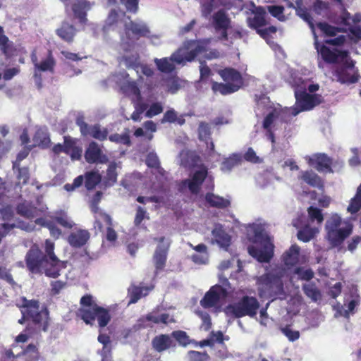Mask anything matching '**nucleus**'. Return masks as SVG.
I'll return each mask as SVG.
<instances>
[{"label":"nucleus","mask_w":361,"mask_h":361,"mask_svg":"<svg viewBox=\"0 0 361 361\" xmlns=\"http://www.w3.org/2000/svg\"><path fill=\"white\" fill-rule=\"evenodd\" d=\"M247 238L255 245L248 247L249 254L260 262H269L274 255L272 238L263 227H247Z\"/></svg>","instance_id":"obj_1"},{"label":"nucleus","mask_w":361,"mask_h":361,"mask_svg":"<svg viewBox=\"0 0 361 361\" xmlns=\"http://www.w3.org/2000/svg\"><path fill=\"white\" fill-rule=\"evenodd\" d=\"M82 307L79 310L78 314L87 324L97 318L99 326H106L110 321L111 317L107 310L98 306L91 295L83 296L80 300Z\"/></svg>","instance_id":"obj_2"},{"label":"nucleus","mask_w":361,"mask_h":361,"mask_svg":"<svg viewBox=\"0 0 361 361\" xmlns=\"http://www.w3.org/2000/svg\"><path fill=\"white\" fill-rule=\"evenodd\" d=\"M283 270L276 267L273 272L267 273L258 279L259 292L261 297L274 296L283 292L281 276Z\"/></svg>","instance_id":"obj_3"},{"label":"nucleus","mask_w":361,"mask_h":361,"mask_svg":"<svg viewBox=\"0 0 361 361\" xmlns=\"http://www.w3.org/2000/svg\"><path fill=\"white\" fill-rule=\"evenodd\" d=\"M333 75L338 82L345 85L356 83L360 78L359 70L355 67V61L352 59L350 54L335 66Z\"/></svg>","instance_id":"obj_4"},{"label":"nucleus","mask_w":361,"mask_h":361,"mask_svg":"<svg viewBox=\"0 0 361 361\" xmlns=\"http://www.w3.org/2000/svg\"><path fill=\"white\" fill-rule=\"evenodd\" d=\"M259 307V302L255 298L245 296L237 303L228 305L224 312L227 315L237 318L244 316L254 317Z\"/></svg>","instance_id":"obj_5"},{"label":"nucleus","mask_w":361,"mask_h":361,"mask_svg":"<svg viewBox=\"0 0 361 361\" xmlns=\"http://www.w3.org/2000/svg\"><path fill=\"white\" fill-rule=\"evenodd\" d=\"M25 262L27 269L32 274H44L47 276V270H54L50 267L47 257H44L42 251L36 245H32L25 255Z\"/></svg>","instance_id":"obj_6"},{"label":"nucleus","mask_w":361,"mask_h":361,"mask_svg":"<svg viewBox=\"0 0 361 361\" xmlns=\"http://www.w3.org/2000/svg\"><path fill=\"white\" fill-rule=\"evenodd\" d=\"M24 317L32 319V322L39 325V328L44 331L48 326V312L45 308L39 307L36 300H24L21 309Z\"/></svg>","instance_id":"obj_7"},{"label":"nucleus","mask_w":361,"mask_h":361,"mask_svg":"<svg viewBox=\"0 0 361 361\" xmlns=\"http://www.w3.org/2000/svg\"><path fill=\"white\" fill-rule=\"evenodd\" d=\"M295 106L293 107V115L305 111L312 110L316 106L324 102V98L319 94H309L305 90L295 92Z\"/></svg>","instance_id":"obj_8"},{"label":"nucleus","mask_w":361,"mask_h":361,"mask_svg":"<svg viewBox=\"0 0 361 361\" xmlns=\"http://www.w3.org/2000/svg\"><path fill=\"white\" fill-rule=\"evenodd\" d=\"M77 143L78 140L76 138L70 135H65L63 143L54 145L51 151L56 155L63 152L68 155L72 161H79L82 158V149Z\"/></svg>","instance_id":"obj_9"},{"label":"nucleus","mask_w":361,"mask_h":361,"mask_svg":"<svg viewBox=\"0 0 361 361\" xmlns=\"http://www.w3.org/2000/svg\"><path fill=\"white\" fill-rule=\"evenodd\" d=\"M75 123L79 127L81 135L84 137H90L99 141H104L108 137L107 128H102L98 123L89 125L85 121L82 116L78 117Z\"/></svg>","instance_id":"obj_10"},{"label":"nucleus","mask_w":361,"mask_h":361,"mask_svg":"<svg viewBox=\"0 0 361 361\" xmlns=\"http://www.w3.org/2000/svg\"><path fill=\"white\" fill-rule=\"evenodd\" d=\"M314 41L315 48L319 52L322 59L326 63L336 64V66L340 63V61L348 56V54H350L348 50H339L337 49L331 50L324 44L319 47L318 37L316 33H314Z\"/></svg>","instance_id":"obj_11"},{"label":"nucleus","mask_w":361,"mask_h":361,"mask_svg":"<svg viewBox=\"0 0 361 361\" xmlns=\"http://www.w3.org/2000/svg\"><path fill=\"white\" fill-rule=\"evenodd\" d=\"M54 243L50 240H46L44 244L45 255L44 257H47L49 262L50 267L54 270L47 269V276L56 278L60 275V271L66 267V262L60 260L54 254Z\"/></svg>","instance_id":"obj_12"},{"label":"nucleus","mask_w":361,"mask_h":361,"mask_svg":"<svg viewBox=\"0 0 361 361\" xmlns=\"http://www.w3.org/2000/svg\"><path fill=\"white\" fill-rule=\"evenodd\" d=\"M227 289L219 285L212 286L204 297L201 300L200 304L205 308L218 306L222 300L227 296Z\"/></svg>","instance_id":"obj_13"},{"label":"nucleus","mask_w":361,"mask_h":361,"mask_svg":"<svg viewBox=\"0 0 361 361\" xmlns=\"http://www.w3.org/2000/svg\"><path fill=\"white\" fill-rule=\"evenodd\" d=\"M84 157L87 163L104 164L109 161L108 156L104 153L99 145L95 141H91L87 146Z\"/></svg>","instance_id":"obj_14"},{"label":"nucleus","mask_w":361,"mask_h":361,"mask_svg":"<svg viewBox=\"0 0 361 361\" xmlns=\"http://www.w3.org/2000/svg\"><path fill=\"white\" fill-rule=\"evenodd\" d=\"M124 31L128 40H137L140 37H148L150 32L145 24L132 20L125 24Z\"/></svg>","instance_id":"obj_15"},{"label":"nucleus","mask_w":361,"mask_h":361,"mask_svg":"<svg viewBox=\"0 0 361 361\" xmlns=\"http://www.w3.org/2000/svg\"><path fill=\"white\" fill-rule=\"evenodd\" d=\"M352 227H326L327 239L332 247L340 245L351 234Z\"/></svg>","instance_id":"obj_16"},{"label":"nucleus","mask_w":361,"mask_h":361,"mask_svg":"<svg viewBox=\"0 0 361 361\" xmlns=\"http://www.w3.org/2000/svg\"><path fill=\"white\" fill-rule=\"evenodd\" d=\"M308 164L319 172H333L332 159L324 153L315 154L308 159Z\"/></svg>","instance_id":"obj_17"},{"label":"nucleus","mask_w":361,"mask_h":361,"mask_svg":"<svg viewBox=\"0 0 361 361\" xmlns=\"http://www.w3.org/2000/svg\"><path fill=\"white\" fill-rule=\"evenodd\" d=\"M207 169L202 166L199 170L196 171L193 173L191 179H186L183 183L188 185L189 190L192 194H197L200 192L201 185L207 178Z\"/></svg>","instance_id":"obj_18"},{"label":"nucleus","mask_w":361,"mask_h":361,"mask_svg":"<svg viewBox=\"0 0 361 361\" xmlns=\"http://www.w3.org/2000/svg\"><path fill=\"white\" fill-rule=\"evenodd\" d=\"M221 78L231 85L235 86L238 90L243 85V78L241 73L233 68H225L218 71Z\"/></svg>","instance_id":"obj_19"},{"label":"nucleus","mask_w":361,"mask_h":361,"mask_svg":"<svg viewBox=\"0 0 361 361\" xmlns=\"http://www.w3.org/2000/svg\"><path fill=\"white\" fill-rule=\"evenodd\" d=\"M169 245L170 241L169 239H166L164 237L159 238V245L156 249L154 256L156 268L157 269H161L165 264Z\"/></svg>","instance_id":"obj_20"},{"label":"nucleus","mask_w":361,"mask_h":361,"mask_svg":"<svg viewBox=\"0 0 361 361\" xmlns=\"http://www.w3.org/2000/svg\"><path fill=\"white\" fill-rule=\"evenodd\" d=\"M90 238L87 231L78 229L71 232L67 237L68 243L73 247H80L83 246Z\"/></svg>","instance_id":"obj_21"},{"label":"nucleus","mask_w":361,"mask_h":361,"mask_svg":"<svg viewBox=\"0 0 361 361\" xmlns=\"http://www.w3.org/2000/svg\"><path fill=\"white\" fill-rule=\"evenodd\" d=\"M77 29L73 25L66 21L61 23L60 27L56 29V35L63 41L68 43H72L76 35Z\"/></svg>","instance_id":"obj_22"},{"label":"nucleus","mask_w":361,"mask_h":361,"mask_svg":"<svg viewBox=\"0 0 361 361\" xmlns=\"http://www.w3.org/2000/svg\"><path fill=\"white\" fill-rule=\"evenodd\" d=\"M185 47L187 49H189L184 54L185 62L194 61L197 55L207 51L205 46L202 42L195 40L188 42Z\"/></svg>","instance_id":"obj_23"},{"label":"nucleus","mask_w":361,"mask_h":361,"mask_svg":"<svg viewBox=\"0 0 361 361\" xmlns=\"http://www.w3.org/2000/svg\"><path fill=\"white\" fill-rule=\"evenodd\" d=\"M254 16L248 18L249 26L257 30L261 27L265 26L267 22L265 18L266 11L265 9L262 6L255 7L253 10Z\"/></svg>","instance_id":"obj_24"},{"label":"nucleus","mask_w":361,"mask_h":361,"mask_svg":"<svg viewBox=\"0 0 361 361\" xmlns=\"http://www.w3.org/2000/svg\"><path fill=\"white\" fill-rule=\"evenodd\" d=\"M212 243H216L221 247L226 249L231 244V236L225 232L223 227H215L212 231Z\"/></svg>","instance_id":"obj_25"},{"label":"nucleus","mask_w":361,"mask_h":361,"mask_svg":"<svg viewBox=\"0 0 361 361\" xmlns=\"http://www.w3.org/2000/svg\"><path fill=\"white\" fill-rule=\"evenodd\" d=\"M32 60L34 63L35 68L39 71H49L51 73L54 72V67L56 66V61L51 50H48L47 58L44 60H42L40 63L37 62V57L35 56L32 57Z\"/></svg>","instance_id":"obj_26"},{"label":"nucleus","mask_w":361,"mask_h":361,"mask_svg":"<svg viewBox=\"0 0 361 361\" xmlns=\"http://www.w3.org/2000/svg\"><path fill=\"white\" fill-rule=\"evenodd\" d=\"M173 343V340L170 336L166 334H160L155 336L152 341V345L153 348L161 353L169 349Z\"/></svg>","instance_id":"obj_27"},{"label":"nucleus","mask_w":361,"mask_h":361,"mask_svg":"<svg viewBox=\"0 0 361 361\" xmlns=\"http://www.w3.org/2000/svg\"><path fill=\"white\" fill-rule=\"evenodd\" d=\"M145 319L153 324H169L176 322L173 317L169 313H160L158 310L149 312L146 315Z\"/></svg>","instance_id":"obj_28"},{"label":"nucleus","mask_w":361,"mask_h":361,"mask_svg":"<svg viewBox=\"0 0 361 361\" xmlns=\"http://www.w3.org/2000/svg\"><path fill=\"white\" fill-rule=\"evenodd\" d=\"M299 178L312 187L319 189H322L324 187L322 179L311 170L302 171Z\"/></svg>","instance_id":"obj_29"},{"label":"nucleus","mask_w":361,"mask_h":361,"mask_svg":"<svg viewBox=\"0 0 361 361\" xmlns=\"http://www.w3.org/2000/svg\"><path fill=\"white\" fill-rule=\"evenodd\" d=\"M296 6H294L293 4L291 3L290 6L293 7L295 11L298 16H299L301 18H302L305 21H306L310 28L312 30L313 33L314 34V20L312 17L310 12L307 11V9L302 6V0H296L295 1Z\"/></svg>","instance_id":"obj_30"},{"label":"nucleus","mask_w":361,"mask_h":361,"mask_svg":"<svg viewBox=\"0 0 361 361\" xmlns=\"http://www.w3.org/2000/svg\"><path fill=\"white\" fill-rule=\"evenodd\" d=\"M34 146H38L43 149L50 147L51 139L49 133L42 128L37 129L32 137Z\"/></svg>","instance_id":"obj_31"},{"label":"nucleus","mask_w":361,"mask_h":361,"mask_svg":"<svg viewBox=\"0 0 361 361\" xmlns=\"http://www.w3.org/2000/svg\"><path fill=\"white\" fill-rule=\"evenodd\" d=\"M230 23V19L224 10L218 11L213 16V23L216 30H228Z\"/></svg>","instance_id":"obj_32"},{"label":"nucleus","mask_w":361,"mask_h":361,"mask_svg":"<svg viewBox=\"0 0 361 361\" xmlns=\"http://www.w3.org/2000/svg\"><path fill=\"white\" fill-rule=\"evenodd\" d=\"M205 200L210 207L218 209H225L231 205L230 200L212 192H207L206 194Z\"/></svg>","instance_id":"obj_33"},{"label":"nucleus","mask_w":361,"mask_h":361,"mask_svg":"<svg viewBox=\"0 0 361 361\" xmlns=\"http://www.w3.org/2000/svg\"><path fill=\"white\" fill-rule=\"evenodd\" d=\"M302 290L305 295L312 302H317L322 300V293L315 283H305L302 285Z\"/></svg>","instance_id":"obj_34"},{"label":"nucleus","mask_w":361,"mask_h":361,"mask_svg":"<svg viewBox=\"0 0 361 361\" xmlns=\"http://www.w3.org/2000/svg\"><path fill=\"white\" fill-rule=\"evenodd\" d=\"M88 3L85 1H78L72 6V10L75 18H77L80 23H86L87 13L86 9L88 8Z\"/></svg>","instance_id":"obj_35"},{"label":"nucleus","mask_w":361,"mask_h":361,"mask_svg":"<svg viewBox=\"0 0 361 361\" xmlns=\"http://www.w3.org/2000/svg\"><path fill=\"white\" fill-rule=\"evenodd\" d=\"M0 49L7 58L13 55L16 51L13 43L9 41L8 37L4 34V29L1 26H0Z\"/></svg>","instance_id":"obj_36"},{"label":"nucleus","mask_w":361,"mask_h":361,"mask_svg":"<svg viewBox=\"0 0 361 361\" xmlns=\"http://www.w3.org/2000/svg\"><path fill=\"white\" fill-rule=\"evenodd\" d=\"M300 247L297 245H293L283 256V262L286 266L296 264L299 259Z\"/></svg>","instance_id":"obj_37"},{"label":"nucleus","mask_w":361,"mask_h":361,"mask_svg":"<svg viewBox=\"0 0 361 361\" xmlns=\"http://www.w3.org/2000/svg\"><path fill=\"white\" fill-rule=\"evenodd\" d=\"M351 18L350 13L344 8L342 15L339 16L336 13H330L327 19L332 23L340 25L348 26L350 25V20Z\"/></svg>","instance_id":"obj_38"},{"label":"nucleus","mask_w":361,"mask_h":361,"mask_svg":"<svg viewBox=\"0 0 361 361\" xmlns=\"http://www.w3.org/2000/svg\"><path fill=\"white\" fill-rule=\"evenodd\" d=\"M85 185L87 190L94 189L102 180V176L97 171H87L85 174Z\"/></svg>","instance_id":"obj_39"},{"label":"nucleus","mask_w":361,"mask_h":361,"mask_svg":"<svg viewBox=\"0 0 361 361\" xmlns=\"http://www.w3.org/2000/svg\"><path fill=\"white\" fill-rule=\"evenodd\" d=\"M117 165L115 162L109 164L106 174L104 178V185L105 187H111L117 181Z\"/></svg>","instance_id":"obj_40"},{"label":"nucleus","mask_w":361,"mask_h":361,"mask_svg":"<svg viewBox=\"0 0 361 361\" xmlns=\"http://www.w3.org/2000/svg\"><path fill=\"white\" fill-rule=\"evenodd\" d=\"M154 63L158 70L164 73H172L175 70V65L171 60L170 57H164L162 59H155Z\"/></svg>","instance_id":"obj_41"},{"label":"nucleus","mask_w":361,"mask_h":361,"mask_svg":"<svg viewBox=\"0 0 361 361\" xmlns=\"http://www.w3.org/2000/svg\"><path fill=\"white\" fill-rule=\"evenodd\" d=\"M149 289L147 287H138L133 286L129 288V304L135 303L142 297L148 294Z\"/></svg>","instance_id":"obj_42"},{"label":"nucleus","mask_w":361,"mask_h":361,"mask_svg":"<svg viewBox=\"0 0 361 361\" xmlns=\"http://www.w3.org/2000/svg\"><path fill=\"white\" fill-rule=\"evenodd\" d=\"M212 89L214 92H219L222 95L229 94L238 91L234 85H231L227 82L223 83L215 81L212 82Z\"/></svg>","instance_id":"obj_43"},{"label":"nucleus","mask_w":361,"mask_h":361,"mask_svg":"<svg viewBox=\"0 0 361 361\" xmlns=\"http://www.w3.org/2000/svg\"><path fill=\"white\" fill-rule=\"evenodd\" d=\"M241 161L242 159L240 154H233L223 161L221 169L224 171H231L235 166L240 164Z\"/></svg>","instance_id":"obj_44"},{"label":"nucleus","mask_w":361,"mask_h":361,"mask_svg":"<svg viewBox=\"0 0 361 361\" xmlns=\"http://www.w3.org/2000/svg\"><path fill=\"white\" fill-rule=\"evenodd\" d=\"M271 111L265 116L262 121V128L264 130H273L274 123L279 118L280 115L274 107L271 108Z\"/></svg>","instance_id":"obj_45"},{"label":"nucleus","mask_w":361,"mask_h":361,"mask_svg":"<svg viewBox=\"0 0 361 361\" xmlns=\"http://www.w3.org/2000/svg\"><path fill=\"white\" fill-rule=\"evenodd\" d=\"M316 227H301V229L298 232V238L302 242H309L312 239L314 235L318 233Z\"/></svg>","instance_id":"obj_46"},{"label":"nucleus","mask_w":361,"mask_h":361,"mask_svg":"<svg viewBox=\"0 0 361 361\" xmlns=\"http://www.w3.org/2000/svg\"><path fill=\"white\" fill-rule=\"evenodd\" d=\"M274 109L279 114H280L279 116V118L281 122L288 123L291 121L293 117L295 116L296 115H293V107L292 108H283L281 105H278L277 106H274Z\"/></svg>","instance_id":"obj_47"},{"label":"nucleus","mask_w":361,"mask_h":361,"mask_svg":"<svg viewBox=\"0 0 361 361\" xmlns=\"http://www.w3.org/2000/svg\"><path fill=\"white\" fill-rule=\"evenodd\" d=\"M307 211L309 219L312 223L316 222L317 224H322L323 223L324 215L322 209L310 206L307 208Z\"/></svg>","instance_id":"obj_48"},{"label":"nucleus","mask_w":361,"mask_h":361,"mask_svg":"<svg viewBox=\"0 0 361 361\" xmlns=\"http://www.w3.org/2000/svg\"><path fill=\"white\" fill-rule=\"evenodd\" d=\"M16 169L18 171V183L16 184L17 186L26 185L30 179V172L28 167H20V164H18Z\"/></svg>","instance_id":"obj_49"},{"label":"nucleus","mask_w":361,"mask_h":361,"mask_svg":"<svg viewBox=\"0 0 361 361\" xmlns=\"http://www.w3.org/2000/svg\"><path fill=\"white\" fill-rule=\"evenodd\" d=\"M220 6L216 0H204L201 1V12L204 17L207 18L213 10Z\"/></svg>","instance_id":"obj_50"},{"label":"nucleus","mask_w":361,"mask_h":361,"mask_svg":"<svg viewBox=\"0 0 361 361\" xmlns=\"http://www.w3.org/2000/svg\"><path fill=\"white\" fill-rule=\"evenodd\" d=\"M317 27L323 32L326 36L334 37L338 32L342 31L339 27L329 25L326 22H319L317 24Z\"/></svg>","instance_id":"obj_51"},{"label":"nucleus","mask_w":361,"mask_h":361,"mask_svg":"<svg viewBox=\"0 0 361 361\" xmlns=\"http://www.w3.org/2000/svg\"><path fill=\"white\" fill-rule=\"evenodd\" d=\"M256 32L268 44H270L273 39L272 35H274L276 33L277 28H276V27H275L274 25H271L266 28L261 27L260 29H257V30Z\"/></svg>","instance_id":"obj_52"},{"label":"nucleus","mask_w":361,"mask_h":361,"mask_svg":"<svg viewBox=\"0 0 361 361\" xmlns=\"http://www.w3.org/2000/svg\"><path fill=\"white\" fill-rule=\"evenodd\" d=\"M198 136L200 140H207L210 139L211 128L206 122H200L198 127Z\"/></svg>","instance_id":"obj_53"},{"label":"nucleus","mask_w":361,"mask_h":361,"mask_svg":"<svg viewBox=\"0 0 361 361\" xmlns=\"http://www.w3.org/2000/svg\"><path fill=\"white\" fill-rule=\"evenodd\" d=\"M109 140L111 142L118 144H123L128 146H129L131 144L130 136L127 133L122 135L118 133L112 134L109 137Z\"/></svg>","instance_id":"obj_54"},{"label":"nucleus","mask_w":361,"mask_h":361,"mask_svg":"<svg viewBox=\"0 0 361 361\" xmlns=\"http://www.w3.org/2000/svg\"><path fill=\"white\" fill-rule=\"evenodd\" d=\"M94 214L97 226H111V218L108 214L99 211Z\"/></svg>","instance_id":"obj_55"},{"label":"nucleus","mask_w":361,"mask_h":361,"mask_svg":"<svg viewBox=\"0 0 361 361\" xmlns=\"http://www.w3.org/2000/svg\"><path fill=\"white\" fill-rule=\"evenodd\" d=\"M176 121H178L180 125L185 123L183 118L178 119L177 114L173 109L166 111L164 114L162 122L175 123Z\"/></svg>","instance_id":"obj_56"},{"label":"nucleus","mask_w":361,"mask_h":361,"mask_svg":"<svg viewBox=\"0 0 361 361\" xmlns=\"http://www.w3.org/2000/svg\"><path fill=\"white\" fill-rule=\"evenodd\" d=\"M188 361H209V357L207 353L191 350L187 355Z\"/></svg>","instance_id":"obj_57"},{"label":"nucleus","mask_w":361,"mask_h":361,"mask_svg":"<svg viewBox=\"0 0 361 361\" xmlns=\"http://www.w3.org/2000/svg\"><path fill=\"white\" fill-rule=\"evenodd\" d=\"M103 193L101 191H97L92 197L90 201V207L93 213H97L99 210V204L102 198Z\"/></svg>","instance_id":"obj_58"},{"label":"nucleus","mask_w":361,"mask_h":361,"mask_svg":"<svg viewBox=\"0 0 361 361\" xmlns=\"http://www.w3.org/2000/svg\"><path fill=\"white\" fill-rule=\"evenodd\" d=\"M145 163L149 168H160V161L159 157L155 153L149 152L146 157Z\"/></svg>","instance_id":"obj_59"},{"label":"nucleus","mask_w":361,"mask_h":361,"mask_svg":"<svg viewBox=\"0 0 361 361\" xmlns=\"http://www.w3.org/2000/svg\"><path fill=\"white\" fill-rule=\"evenodd\" d=\"M361 209V199L354 196L350 201L347 210L350 214H356Z\"/></svg>","instance_id":"obj_60"},{"label":"nucleus","mask_w":361,"mask_h":361,"mask_svg":"<svg viewBox=\"0 0 361 361\" xmlns=\"http://www.w3.org/2000/svg\"><path fill=\"white\" fill-rule=\"evenodd\" d=\"M295 274L298 276L299 279L305 281H310L314 276V273L310 269L297 268Z\"/></svg>","instance_id":"obj_61"},{"label":"nucleus","mask_w":361,"mask_h":361,"mask_svg":"<svg viewBox=\"0 0 361 361\" xmlns=\"http://www.w3.org/2000/svg\"><path fill=\"white\" fill-rule=\"evenodd\" d=\"M163 111V106L159 102H155L151 104L149 109L146 111L145 116L147 118H152L161 114Z\"/></svg>","instance_id":"obj_62"},{"label":"nucleus","mask_w":361,"mask_h":361,"mask_svg":"<svg viewBox=\"0 0 361 361\" xmlns=\"http://www.w3.org/2000/svg\"><path fill=\"white\" fill-rule=\"evenodd\" d=\"M313 11L317 15H321L324 11L329 8V4L322 0H315L312 6Z\"/></svg>","instance_id":"obj_63"},{"label":"nucleus","mask_w":361,"mask_h":361,"mask_svg":"<svg viewBox=\"0 0 361 361\" xmlns=\"http://www.w3.org/2000/svg\"><path fill=\"white\" fill-rule=\"evenodd\" d=\"M172 336L182 345L189 343V338L185 331H176L172 333Z\"/></svg>","instance_id":"obj_64"}]
</instances>
